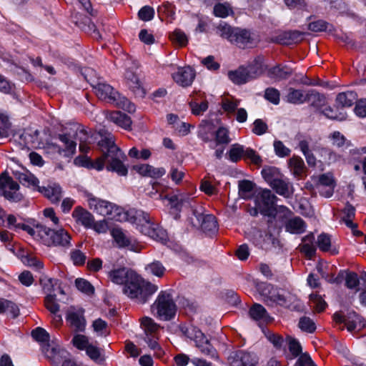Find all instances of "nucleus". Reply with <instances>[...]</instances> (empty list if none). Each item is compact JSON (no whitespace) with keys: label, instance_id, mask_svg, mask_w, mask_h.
Returning a JSON list of instances; mask_svg holds the SVG:
<instances>
[{"label":"nucleus","instance_id":"f257e3e1","mask_svg":"<svg viewBox=\"0 0 366 366\" xmlns=\"http://www.w3.org/2000/svg\"><path fill=\"white\" fill-rule=\"evenodd\" d=\"M97 146L102 152V155L94 162L87 157H77L74 162L82 167L89 169L94 168L98 171L102 170L105 162H107V170L115 172L121 176L127 175L128 171L122 162L125 156L115 144L113 137L109 134L108 137L102 138L98 142Z\"/></svg>","mask_w":366,"mask_h":366},{"label":"nucleus","instance_id":"f03ea898","mask_svg":"<svg viewBox=\"0 0 366 366\" xmlns=\"http://www.w3.org/2000/svg\"><path fill=\"white\" fill-rule=\"evenodd\" d=\"M158 290L157 285L145 281L136 272L123 287V292L139 304H144Z\"/></svg>","mask_w":366,"mask_h":366},{"label":"nucleus","instance_id":"7ed1b4c3","mask_svg":"<svg viewBox=\"0 0 366 366\" xmlns=\"http://www.w3.org/2000/svg\"><path fill=\"white\" fill-rule=\"evenodd\" d=\"M264 302L267 306L278 305L293 311H302L303 305L295 295L290 292L281 293L272 285H267L262 290Z\"/></svg>","mask_w":366,"mask_h":366},{"label":"nucleus","instance_id":"20e7f679","mask_svg":"<svg viewBox=\"0 0 366 366\" xmlns=\"http://www.w3.org/2000/svg\"><path fill=\"white\" fill-rule=\"evenodd\" d=\"M36 236L48 247L69 248L71 246V237L64 229H52L44 224L36 225Z\"/></svg>","mask_w":366,"mask_h":366},{"label":"nucleus","instance_id":"39448f33","mask_svg":"<svg viewBox=\"0 0 366 366\" xmlns=\"http://www.w3.org/2000/svg\"><path fill=\"white\" fill-rule=\"evenodd\" d=\"M132 218L138 229L143 234L157 241H163L167 239L166 231L159 224L153 222L148 213L142 210H135Z\"/></svg>","mask_w":366,"mask_h":366},{"label":"nucleus","instance_id":"423d86ee","mask_svg":"<svg viewBox=\"0 0 366 366\" xmlns=\"http://www.w3.org/2000/svg\"><path fill=\"white\" fill-rule=\"evenodd\" d=\"M181 331L187 337L195 342L196 347L199 349L202 354L214 360L219 358L216 349L197 327L193 325L183 326L181 327Z\"/></svg>","mask_w":366,"mask_h":366},{"label":"nucleus","instance_id":"0eeeda50","mask_svg":"<svg viewBox=\"0 0 366 366\" xmlns=\"http://www.w3.org/2000/svg\"><path fill=\"white\" fill-rule=\"evenodd\" d=\"M85 80L89 82L95 90V93L99 99L112 104L117 101V98L119 97V93L114 90V89L109 84L104 81L95 82L92 76L94 74V71L91 68H85L82 72Z\"/></svg>","mask_w":366,"mask_h":366},{"label":"nucleus","instance_id":"6e6552de","mask_svg":"<svg viewBox=\"0 0 366 366\" xmlns=\"http://www.w3.org/2000/svg\"><path fill=\"white\" fill-rule=\"evenodd\" d=\"M152 309L157 310V316L162 320H170L174 317L177 311V306L173 300L170 291H162Z\"/></svg>","mask_w":366,"mask_h":366},{"label":"nucleus","instance_id":"1a4fd4ad","mask_svg":"<svg viewBox=\"0 0 366 366\" xmlns=\"http://www.w3.org/2000/svg\"><path fill=\"white\" fill-rule=\"evenodd\" d=\"M0 195L11 202H20L24 199L19 184L6 172L0 175Z\"/></svg>","mask_w":366,"mask_h":366},{"label":"nucleus","instance_id":"9d476101","mask_svg":"<svg viewBox=\"0 0 366 366\" xmlns=\"http://www.w3.org/2000/svg\"><path fill=\"white\" fill-rule=\"evenodd\" d=\"M165 198L168 199L171 208L180 212L183 207H190L192 208V214L195 217L197 223L195 224L192 219V222L194 226L199 225L202 220L203 217L206 216L202 212V208H194L192 205L193 199L189 197H184L183 195H166Z\"/></svg>","mask_w":366,"mask_h":366},{"label":"nucleus","instance_id":"9b49d317","mask_svg":"<svg viewBox=\"0 0 366 366\" xmlns=\"http://www.w3.org/2000/svg\"><path fill=\"white\" fill-rule=\"evenodd\" d=\"M89 206L91 209L111 219L120 220L121 209L115 204L97 197H89Z\"/></svg>","mask_w":366,"mask_h":366},{"label":"nucleus","instance_id":"f8f14e48","mask_svg":"<svg viewBox=\"0 0 366 366\" xmlns=\"http://www.w3.org/2000/svg\"><path fill=\"white\" fill-rule=\"evenodd\" d=\"M277 199L276 195L272 193L269 189H264L259 195V200L257 207L260 213L264 216L274 218L277 214L275 202Z\"/></svg>","mask_w":366,"mask_h":366},{"label":"nucleus","instance_id":"ddd939ff","mask_svg":"<svg viewBox=\"0 0 366 366\" xmlns=\"http://www.w3.org/2000/svg\"><path fill=\"white\" fill-rule=\"evenodd\" d=\"M84 313V310L74 307H70L66 312V322L74 332H83L86 329V320Z\"/></svg>","mask_w":366,"mask_h":366},{"label":"nucleus","instance_id":"4468645a","mask_svg":"<svg viewBox=\"0 0 366 366\" xmlns=\"http://www.w3.org/2000/svg\"><path fill=\"white\" fill-rule=\"evenodd\" d=\"M228 360L231 366H254L257 362L255 354L244 350L232 353Z\"/></svg>","mask_w":366,"mask_h":366},{"label":"nucleus","instance_id":"2eb2a0df","mask_svg":"<svg viewBox=\"0 0 366 366\" xmlns=\"http://www.w3.org/2000/svg\"><path fill=\"white\" fill-rule=\"evenodd\" d=\"M305 33L297 30H289L278 34L274 41L282 45H292L300 43L304 39Z\"/></svg>","mask_w":366,"mask_h":366},{"label":"nucleus","instance_id":"dca6fc26","mask_svg":"<svg viewBox=\"0 0 366 366\" xmlns=\"http://www.w3.org/2000/svg\"><path fill=\"white\" fill-rule=\"evenodd\" d=\"M195 76V71L192 67L184 66L179 68L177 71L173 74L172 77L177 84L187 87L192 84Z\"/></svg>","mask_w":366,"mask_h":366},{"label":"nucleus","instance_id":"f3484780","mask_svg":"<svg viewBox=\"0 0 366 366\" xmlns=\"http://www.w3.org/2000/svg\"><path fill=\"white\" fill-rule=\"evenodd\" d=\"M38 192L53 204L59 202L63 193L61 187L57 183H49L46 186L38 187Z\"/></svg>","mask_w":366,"mask_h":366},{"label":"nucleus","instance_id":"a211bd4d","mask_svg":"<svg viewBox=\"0 0 366 366\" xmlns=\"http://www.w3.org/2000/svg\"><path fill=\"white\" fill-rule=\"evenodd\" d=\"M270 187L277 194L286 199L291 198L295 192L292 183L284 175Z\"/></svg>","mask_w":366,"mask_h":366},{"label":"nucleus","instance_id":"6ab92c4d","mask_svg":"<svg viewBox=\"0 0 366 366\" xmlns=\"http://www.w3.org/2000/svg\"><path fill=\"white\" fill-rule=\"evenodd\" d=\"M5 222H6V227L9 229L14 230L15 232L23 230L26 232L31 237H36V228L34 229L24 222L18 221L17 217L14 214H8Z\"/></svg>","mask_w":366,"mask_h":366},{"label":"nucleus","instance_id":"aec40b11","mask_svg":"<svg viewBox=\"0 0 366 366\" xmlns=\"http://www.w3.org/2000/svg\"><path fill=\"white\" fill-rule=\"evenodd\" d=\"M72 216L77 222L86 228L92 227L94 223L93 215L81 207H76L72 212Z\"/></svg>","mask_w":366,"mask_h":366},{"label":"nucleus","instance_id":"412c9836","mask_svg":"<svg viewBox=\"0 0 366 366\" xmlns=\"http://www.w3.org/2000/svg\"><path fill=\"white\" fill-rule=\"evenodd\" d=\"M231 43L236 44L239 47L244 48L253 44V38L249 31L244 29L236 28L234 36L232 38Z\"/></svg>","mask_w":366,"mask_h":366},{"label":"nucleus","instance_id":"4be33fe9","mask_svg":"<svg viewBox=\"0 0 366 366\" xmlns=\"http://www.w3.org/2000/svg\"><path fill=\"white\" fill-rule=\"evenodd\" d=\"M305 102L317 109H320L326 103V97L315 89H308L305 92Z\"/></svg>","mask_w":366,"mask_h":366},{"label":"nucleus","instance_id":"5701e85b","mask_svg":"<svg viewBox=\"0 0 366 366\" xmlns=\"http://www.w3.org/2000/svg\"><path fill=\"white\" fill-rule=\"evenodd\" d=\"M305 92L302 89L289 87L283 97V100L287 103L300 105L305 103Z\"/></svg>","mask_w":366,"mask_h":366},{"label":"nucleus","instance_id":"b1692460","mask_svg":"<svg viewBox=\"0 0 366 366\" xmlns=\"http://www.w3.org/2000/svg\"><path fill=\"white\" fill-rule=\"evenodd\" d=\"M125 79L127 84L132 92L137 96L143 97L145 92L137 76L132 71H127Z\"/></svg>","mask_w":366,"mask_h":366},{"label":"nucleus","instance_id":"393cba45","mask_svg":"<svg viewBox=\"0 0 366 366\" xmlns=\"http://www.w3.org/2000/svg\"><path fill=\"white\" fill-rule=\"evenodd\" d=\"M134 273L135 272L132 270L122 267L112 270L109 272V276L114 283L124 285V286L129 280L131 274H134Z\"/></svg>","mask_w":366,"mask_h":366},{"label":"nucleus","instance_id":"a878e982","mask_svg":"<svg viewBox=\"0 0 366 366\" xmlns=\"http://www.w3.org/2000/svg\"><path fill=\"white\" fill-rule=\"evenodd\" d=\"M285 229L291 234H302L306 230V224L300 217L288 219L285 223Z\"/></svg>","mask_w":366,"mask_h":366},{"label":"nucleus","instance_id":"bb28decb","mask_svg":"<svg viewBox=\"0 0 366 366\" xmlns=\"http://www.w3.org/2000/svg\"><path fill=\"white\" fill-rule=\"evenodd\" d=\"M247 73L252 80L260 76L264 71V59L262 56H257L248 66H245Z\"/></svg>","mask_w":366,"mask_h":366},{"label":"nucleus","instance_id":"cd10ccee","mask_svg":"<svg viewBox=\"0 0 366 366\" xmlns=\"http://www.w3.org/2000/svg\"><path fill=\"white\" fill-rule=\"evenodd\" d=\"M229 79L236 84H243L251 81L245 66H241L237 69L228 72Z\"/></svg>","mask_w":366,"mask_h":366},{"label":"nucleus","instance_id":"c85d7f7f","mask_svg":"<svg viewBox=\"0 0 366 366\" xmlns=\"http://www.w3.org/2000/svg\"><path fill=\"white\" fill-rule=\"evenodd\" d=\"M357 99V94L353 91L339 93L336 97V104L341 107H350Z\"/></svg>","mask_w":366,"mask_h":366},{"label":"nucleus","instance_id":"c756f323","mask_svg":"<svg viewBox=\"0 0 366 366\" xmlns=\"http://www.w3.org/2000/svg\"><path fill=\"white\" fill-rule=\"evenodd\" d=\"M109 119L117 125L124 128V129H129L131 128V118L122 112L115 111L111 112L109 115Z\"/></svg>","mask_w":366,"mask_h":366},{"label":"nucleus","instance_id":"7c9ffc66","mask_svg":"<svg viewBox=\"0 0 366 366\" xmlns=\"http://www.w3.org/2000/svg\"><path fill=\"white\" fill-rule=\"evenodd\" d=\"M199 225L207 234H214L218 230L217 220L213 214H206Z\"/></svg>","mask_w":366,"mask_h":366},{"label":"nucleus","instance_id":"2f4dec72","mask_svg":"<svg viewBox=\"0 0 366 366\" xmlns=\"http://www.w3.org/2000/svg\"><path fill=\"white\" fill-rule=\"evenodd\" d=\"M15 175L22 185L31 187L38 191L39 181L33 174L28 172H16Z\"/></svg>","mask_w":366,"mask_h":366},{"label":"nucleus","instance_id":"473e14b6","mask_svg":"<svg viewBox=\"0 0 366 366\" xmlns=\"http://www.w3.org/2000/svg\"><path fill=\"white\" fill-rule=\"evenodd\" d=\"M214 129L215 127L212 122L203 121L199 125L198 137L204 142H208L212 140L214 134Z\"/></svg>","mask_w":366,"mask_h":366},{"label":"nucleus","instance_id":"72a5a7b5","mask_svg":"<svg viewBox=\"0 0 366 366\" xmlns=\"http://www.w3.org/2000/svg\"><path fill=\"white\" fill-rule=\"evenodd\" d=\"M262 175L269 186L272 185L283 176L280 169L274 167H266L263 168Z\"/></svg>","mask_w":366,"mask_h":366},{"label":"nucleus","instance_id":"f704fd0d","mask_svg":"<svg viewBox=\"0 0 366 366\" xmlns=\"http://www.w3.org/2000/svg\"><path fill=\"white\" fill-rule=\"evenodd\" d=\"M6 312L10 313L13 318H16L19 315L20 310L15 302L0 298V314Z\"/></svg>","mask_w":366,"mask_h":366},{"label":"nucleus","instance_id":"c9c22d12","mask_svg":"<svg viewBox=\"0 0 366 366\" xmlns=\"http://www.w3.org/2000/svg\"><path fill=\"white\" fill-rule=\"evenodd\" d=\"M292 74V69L287 66H275L269 70V76L277 80L289 78Z\"/></svg>","mask_w":366,"mask_h":366},{"label":"nucleus","instance_id":"e433bc0d","mask_svg":"<svg viewBox=\"0 0 366 366\" xmlns=\"http://www.w3.org/2000/svg\"><path fill=\"white\" fill-rule=\"evenodd\" d=\"M289 167L292 174L296 177H301L305 171L304 161L300 157H292L289 160Z\"/></svg>","mask_w":366,"mask_h":366},{"label":"nucleus","instance_id":"4c0bfd02","mask_svg":"<svg viewBox=\"0 0 366 366\" xmlns=\"http://www.w3.org/2000/svg\"><path fill=\"white\" fill-rule=\"evenodd\" d=\"M343 217L342 221L347 227L354 229L357 227V224L353 223L352 219L355 215V208L349 202H347L345 208L342 209Z\"/></svg>","mask_w":366,"mask_h":366},{"label":"nucleus","instance_id":"58836bf2","mask_svg":"<svg viewBox=\"0 0 366 366\" xmlns=\"http://www.w3.org/2000/svg\"><path fill=\"white\" fill-rule=\"evenodd\" d=\"M249 316L254 320H267L269 318L265 308L260 304L255 303L249 309Z\"/></svg>","mask_w":366,"mask_h":366},{"label":"nucleus","instance_id":"ea45409f","mask_svg":"<svg viewBox=\"0 0 366 366\" xmlns=\"http://www.w3.org/2000/svg\"><path fill=\"white\" fill-rule=\"evenodd\" d=\"M70 357L71 355L66 350L54 347L51 349V360L56 366H61Z\"/></svg>","mask_w":366,"mask_h":366},{"label":"nucleus","instance_id":"a19ab883","mask_svg":"<svg viewBox=\"0 0 366 366\" xmlns=\"http://www.w3.org/2000/svg\"><path fill=\"white\" fill-rule=\"evenodd\" d=\"M308 29L313 32H321L325 31L332 32L335 31V27L327 21L319 19L309 23Z\"/></svg>","mask_w":366,"mask_h":366},{"label":"nucleus","instance_id":"79ce46f5","mask_svg":"<svg viewBox=\"0 0 366 366\" xmlns=\"http://www.w3.org/2000/svg\"><path fill=\"white\" fill-rule=\"evenodd\" d=\"M217 34L221 37L227 39L232 42V38L234 36L236 28L232 27L230 25L225 22H221L217 27Z\"/></svg>","mask_w":366,"mask_h":366},{"label":"nucleus","instance_id":"37998d69","mask_svg":"<svg viewBox=\"0 0 366 366\" xmlns=\"http://www.w3.org/2000/svg\"><path fill=\"white\" fill-rule=\"evenodd\" d=\"M157 339L158 338L156 337L155 335L147 334L144 340L145 342L147 344L148 347L151 350H154V355L158 358H161L164 355V352L159 345V344L157 342Z\"/></svg>","mask_w":366,"mask_h":366},{"label":"nucleus","instance_id":"c03bdc74","mask_svg":"<svg viewBox=\"0 0 366 366\" xmlns=\"http://www.w3.org/2000/svg\"><path fill=\"white\" fill-rule=\"evenodd\" d=\"M254 187V184L249 180L244 179L239 181L238 188L239 197L245 199H249Z\"/></svg>","mask_w":366,"mask_h":366},{"label":"nucleus","instance_id":"a18cd8bd","mask_svg":"<svg viewBox=\"0 0 366 366\" xmlns=\"http://www.w3.org/2000/svg\"><path fill=\"white\" fill-rule=\"evenodd\" d=\"M112 235L120 247H129L131 244V240L120 228H114L112 231Z\"/></svg>","mask_w":366,"mask_h":366},{"label":"nucleus","instance_id":"49530a36","mask_svg":"<svg viewBox=\"0 0 366 366\" xmlns=\"http://www.w3.org/2000/svg\"><path fill=\"white\" fill-rule=\"evenodd\" d=\"M214 16L220 18H226L233 14V10L228 3H218L213 9Z\"/></svg>","mask_w":366,"mask_h":366},{"label":"nucleus","instance_id":"de8ad7c7","mask_svg":"<svg viewBox=\"0 0 366 366\" xmlns=\"http://www.w3.org/2000/svg\"><path fill=\"white\" fill-rule=\"evenodd\" d=\"M59 139L66 147L64 150L65 156L73 155L76 152V143L70 139L69 134H59Z\"/></svg>","mask_w":366,"mask_h":366},{"label":"nucleus","instance_id":"09e8293b","mask_svg":"<svg viewBox=\"0 0 366 366\" xmlns=\"http://www.w3.org/2000/svg\"><path fill=\"white\" fill-rule=\"evenodd\" d=\"M332 141V145L337 147H343L346 148L352 147V143L350 140H347L345 137L340 132H334L330 136Z\"/></svg>","mask_w":366,"mask_h":366},{"label":"nucleus","instance_id":"8fccbe9b","mask_svg":"<svg viewBox=\"0 0 366 366\" xmlns=\"http://www.w3.org/2000/svg\"><path fill=\"white\" fill-rule=\"evenodd\" d=\"M229 129L224 127H220L214 130L215 141L217 144H227L231 142L229 136Z\"/></svg>","mask_w":366,"mask_h":366},{"label":"nucleus","instance_id":"3c124183","mask_svg":"<svg viewBox=\"0 0 366 366\" xmlns=\"http://www.w3.org/2000/svg\"><path fill=\"white\" fill-rule=\"evenodd\" d=\"M244 147L239 144H234L231 146L228 152L229 159L232 162H239L244 156Z\"/></svg>","mask_w":366,"mask_h":366},{"label":"nucleus","instance_id":"603ef678","mask_svg":"<svg viewBox=\"0 0 366 366\" xmlns=\"http://www.w3.org/2000/svg\"><path fill=\"white\" fill-rule=\"evenodd\" d=\"M112 104L119 108H122L129 113H133L136 110L135 105L126 97H122L120 94H119V97L117 98V101L113 102Z\"/></svg>","mask_w":366,"mask_h":366},{"label":"nucleus","instance_id":"864d4df0","mask_svg":"<svg viewBox=\"0 0 366 366\" xmlns=\"http://www.w3.org/2000/svg\"><path fill=\"white\" fill-rule=\"evenodd\" d=\"M85 350L86 355L95 362L102 364L104 362L105 358L99 347L90 344Z\"/></svg>","mask_w":366,"mask_h":366},{"label":"nucleus","instance_id":"5fc2aeb1","mask_svg":"<svg viewBox=\"0 0 366 366\" xmlns=\"http://www.w3.org/2000/svg\"><path fill=\"white\" fill-rule=\"evenodd\" d=\"M75 285L79 291L88 295H91L94 292V287H93V285L85 279H76Z\"/></svg>","mask_w":366,"mask_h":366},{"label":"nucleus","instance_id":"6e6d98bb","mask_svg":"<svg viewBox=\"0 0 366 366\" xmlns=\"http://www.w3.org/2000/svg\"><path fill=\"white\" fill-rule=\"evenodd\" d=\"M345 325L348 331L352 332L357 327V324L360 322V316L355 311L349 312L345 315Z\"/></svg>","mask_w":366,"mask_h":366},{"label":"nucleus","instance_id":"4d7b16f0","mask_svg":"<svg viewBox=\"0 0 366 366\" xmlns=\"http://www.w3.org/2000/svg\"><path fill=\"white\" fill-rule=\"evenodd\" d=\"M141 323L144 328L145 335L147 334L155 335V332L159 329V325L152 318L148 317H143Z\"/></svg>","mask_w":366,"mask_h":366},{"label":"nucleus","instance_id":"13d9d810","mask_svg":"<svg viewBox=\"0 0 366 366\" xmlns=\"http://www.w3.org/2000/svg\"><path fill=\"white\" fill-rule=\"evenodd\" d=\"M310 301L311 306L318 312H322L327 306L325 301L317 294H311L310 295Z\"/></svg>","mask_w":366,"mask_h":366},{"label":"nucleus","instance_id":"bf43d9fd","mask_svg":"<svg viewBox=\"0 0 366 366\" xmlns=\"http://www.w3.org/2000/svg\"><path fill=\"white\" fill-rule=\"evenodd\" d=\"M45 306L49 311L53 315L59 311V305L56 302V295L49 294L44 300Z\"/></svg>","mask_w":366,"mask_h":366},{"label":"nucleus","instance_id":"052dcab7","mask_svg":"<svg viewBox=\"0 0 366 366\" xmlns=\"http://www.w3.org/2000/svg\"><path fill=\"white\" fill-rule=\"evenodd\" d=\"M299 327L304 332L312 333L315 331L316 326L312 320L308 317H302L299 321Z\"/></svg>","mask_w":366,"mask_h":366},{"label":"nucleus","instance_id":"680f3d73","mask_svg":"<svg viewBox=\"0 0 366 366\" xmlns=\"http://www.w3.org/2000/svg\"><path fill=\"white\" fill-rule=\"evenodd\" d=\"M71 342L74 346L80 350H86L90 345L88 337L79 334L74 335Z\"/></svg>","mask_w":366,"mask_h":366},{"label":"nucleus","instance_id":"e2e57ef3","mask_svg":"<svg viewBox=\"0 0 366 366\" xmlns=\"http://www.w3.org/2000/svg\"><path fill=\"white\" fill-rule=\"evenodd\" d=\"M317 244L321 251H329L331 247L330 236L327 234L322 233L317 237Z\"/></svg>","mask_w":366,"mask_h":366},{"label":"nucleus","instance_id":"0e129e2a","mask_svg":"<svg viewBox=\"0 0 366 366\" xmlns=\"http://www.w3.org/2000/svg\"><path fill=\"white\" fill-rule=\"evenodd\" d=\"M274 152L280 157H286L290 155L291 150L287 147L282 141L275 140L273 144Z\"/></svg>","mask_w":366,"mask_h":366},{"label":"nucleus","instance_id":"69168bd1","mask_svg":"<svg viewBox=\"0 0 366 366\" xmlns=\"http://www.w3.org/2000/svg\"><path fill=\"white\" fill-rule=\"evenodd\" d=\"M189 105L192 113L196 116L202 114L208 109V102L207 101H203L200 104L195 101H191Z\"/></svg>","mask_w":366,"mask_h":366},{"label":"nucleus","instance_id":"338daca9","mask_svg":"<svg viewBox=\"0 0 366 366\" xmlns=\"http://www.w3.org/2000/svg\"><path fill=\"white\" fill-rule=\"evenodd\" d=\"M264 97L267 101L275 105L280 103V93L275 88L269 87L266 89Z\"/></svg>","mask_w":366,"mask_h":366},{"label":"nucleus","instance_id":"774afa93","mask_svg":"<svg viewBox=\"0 0 366 366\" xmlns=\"http://www.w3.org/2000/svg\"><path fill=\"white\" fill-rule=\"evenodd\" d=\"M146 269L149 272L159 277H162L165 271V268L163 264L158 261L153 262L152 263L148 264Z\"/></svg>","mask_w":366,"mask_h":366}]
</instances>
